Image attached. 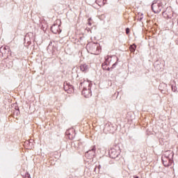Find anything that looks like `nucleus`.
I'll return each instance as SVG.
<instances>
[{
    "label": "nucleus",
    "mask_w": 178,
    "mask_h": 178,
    "mask_svg": "<svg viewBox=\"0 0 178 178\" xmlns=\"http://www.w3.org/2000/svg\"><path fill=\"white\" fill-rule=\"evenodd\" d=\"M161 159L165 168L172 165V163H173V152L170 150L165 152Z\"/></svg>",
    "instance_id": "nucleus-1"
},
{
    "label": "nucleus",
    "mask_w": 178,
    "mask_h": 178,
    "mask_svg": "<svg viewBox=\"0 0 178 178\" xmlns=\"http://www.w3.org/2000/svg\"><path fill=\"white\" fill-rule=\"evenodd\" d=\"M91 83L88 81H84L81 83V87L83 88L82 90V95L85 97V98H90L91 97Z\"/></svg>",
    "instance_id": "nucleus-2"
},
{
    "label": "nucleus",
    "mask_w": 178,
    "mask_h": 178,
    "mask_svg": "<svg viewBox=\"0 0 178 178\" xmlns=\"http://www.w3.org/2000/svg\"><path fill=\"white\" fill-rule=\"evenodd\" d=\"M89 52L92 55H99L101 52V46L97 43H92L89 44Z\"/></svg>",
    "instance_id": "nucleus-3"
},
{
    "label": "nucleus",
    "mask_w": 178,
    "mask_h": 178,
    "mask_svg": "<svg viewBox=\"0 0 178 178\" xmlns=\"http://www.w3.org/2000/svg\"><path fill=\"white\" fill-rule=\"evenodd\" d=\"M163 17L164 19H172L173 17V15H175V13L173 12V9H172V7H168L164 12L162 13Z\"/></svg>",
    "instance_id": "nucleus-4"
},
{
    "label": "nucleus",
    "mask_w": 178,
    "mask_h": 178,
    "mask_svg": "<svg viewBox=\"0 0 178 178\" xmlns=\"http://www.w3.org/2000/svg\"><path fill=\"white\" fill-rule=\"evenodd\" d=\"M152 9L154 13H160L163 9V6L162 3H153L152 4Z\"/></svg>",
    "instance_id": "nucleus-5"
},
{
    "label": "nucleus",
    "mask_w": 178,
    "mask_h": 178,
    "mask_svg": "<svg viewBox=\"0 0 178 178\" xmlns=\"http://www.w3.org/2000/svg\"><path fill=\"white\" fill-rule=\"evenodd\" d=\"M58 22L59 21H56V24H54L51 28V30L52 31V33H54V34H59V33H60V24H58Z\"/></svg>",
    "instance_id": "nucleus-6"
},
{
    "label": "nucleus",
    "mask_w": 178,
    "mask_h": 178,
    "mask_svg": "<svg viewBox=\"0 0 178 178\" xmlns=\"http://www.w3.org/2000/svg\"><path fill=\"white\" fill-rule=\"evenodd\" d=\"M80 70L84 73L88 72V65L87 64H81L80 65Z\"/></svg>",
    "instance_id": "nucleus-7"
},
{
    "label": "nucleus",
    "mask_w": 178,
    "mask_h": 178,
    "mask_svg": "<svg viewBox=\"0 0 178 178\" xmlns=\"http://www.w3.org/2000/svg\"><path fill=\"white\" fill-rule=\"evenodd\" d=\"M108 0H96L97 3L99 5V6H104Z\"/></svg>",
    "instance_id": "nucleus-8"
},
{
    "label": "nucleus",
    "mask_w": 178,
    "mask_h": 178,
    "mask_svg": "<svg viewBox=\"0 0 178 178\" xmlns=\"http://www.w3.org/2000/svg\"><path fill=\"white\" fill-rule=\"evenodd\" d=\"M110 156L112 158H116V156H118V153H116V150H115V149L111 150V152L110 153Z\"/></svg>",
    "instance_id": "nucleus-9"
},
{
    "label": "nucleus",
    "mask_w": 178,
    "mask_h": 178,
    "mask_svg": "<svg viewBox=\"0 0 178 178\" xmlns=\"http://www.w3.org/2000/svg\"><path fill=\"white\" fill-rule=\"evenodd\" d=\"M137 48V46H136V44H131L130 47H129V51L131 52H134L136 51Z\"/></svg>",
    "instance_id": "nucleus-10"
},
{
    "label": "nucleus",
    "mask_w": 178,
    "mask_h": 178,
    "mask_svg": "<svg viewBox=\"0 0 178 178\" xmlns=\"http://www.w3.org/2000/svg\"><path fill=\"white\" fill-rule=\"evenodd\" d=\"M88 24L89 26H92V19L91 18H89V19H88Z\"/></svg>",
    "instance_id": "nucleus-11"
},
{
    "label": "nucleus",
    "mask_w": 178,
    "mask_h": 178,
    "mask_svg": "<svg viewBox=\"0 0 178 178\" xmlns=\"http://www.w3.org/2000/svg\"><path fill=\"white\" fill-rule=\"evenodd\" d=\"M102 69L103 70H106V69H108V65H106V64H103Z\"/></svg>",
    "instance_id": "nucleus-12"
},
{
    "label": "nucleus",
    "mask_w": 178,
    "mask_h": 178,
    "mask_svg": "<svg viewBox=\"0 0 178 178\" xmlns=\"http://www.w3.org/2000/svg\"><path fill=\"white\" fill-rule=\"evenodd\" d=\"M25 178H31V177L30 176V174L29 172H26L25 174Z\"/></svg>",
    "instance_id": "nucleus-13"
},
{
    "label": "nucleus",
    "mask_w": 178,
    "mask_h": 178,
    "mask_svg": "<svg viewBox=\"0 0 178 178\" xmlns=\"http://www.w3.org/2000/svg\"><path fill=\"white\" fill-rule=\"evenodd\" d=\"M129 33H130V29L127 28L126 29V34H129Z\"/></svg>",
    "instance_id": "nucleus-14"
},
{
    "label": "nucleus",
    "mask_w": 178,
    "mask_h": 178,
    "mask_svg": "<svg viewBox=\"0 0 178 178\" xmlns=\"http://www.w3.org/2000/svg\"><path fill=\"white\" fill-rule=\"evenodd\" d=\"M106 70H111V68L109 67H107Z\"/></svg>",
    "instance_id": "nucleus-15"
}]
</instances>
